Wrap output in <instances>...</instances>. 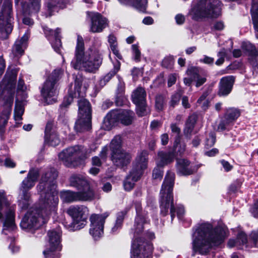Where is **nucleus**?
Listing matches in <instances>:
<instances>
[{
	"label": "nucleus",
	"instance_id": "nucleus-58",
	"mask_svg": "<svg viewBox=\"0 0 258 258\" xmlns=\"http://www.w3.org/2000/svg\"><path fill=\"white\" fill-rule=\"evenodd\" d=\"M170 128L172 134H176L175 137H179L181 138V130L176 123H172L170 124Z\"/></svg>",
	"mask_w": 258,
	"mask_h": 258
},
{
	"label": "nucleus",
	"instance_id": "nucleus-37",
	"mask_svg": "<svg viewBox=\"0 0 258 258\" xmlns=\"http://www.w3.org/2000/svg\"><path fill=\"white\" fill-rule=\"evenodd\" d=\"M241 115L240 109L235 107H229L225 110L223 118L230 124L235 122Z\"/></svg>",
	"mask_w": 258,
	"mask_h": 258
},
{
	"label": "nucleus",
	"instance_id": "nucleus-32",
	"mask_svg": "<svg viewBox=\"0 0 258 258\" xmlns=\"http://www.w3.org/2000/svg\"><path fill=\"white\" fill-rule=\"evenodd\" d=\"M53 123L48 121L45 126L44 131V143L51 146H56L58 144L56 141H58L53 132Z\"/></svg>",
	"mask_w": 258,
	"mask_h": 258
},
{
	"label": "nucleus",
	"instance_id": "nucleus-21",
	"mask_svg": "<svg viewBox=\"0 0 258 258\" xmlns=\"http://www.w3.org/2000/svg\"><path fill=\"white\" fill-rule=\"evenodd\" d=\"M235 79L236 77L232 75L221 78L218 84L217 95L220 97L228 96L233 90Z\"/></svg>",
	"mask_w": 258,
	"mask_h": 258
},
{
	"label": "nucleus",
	"instance_id": "nucleus-41",
	"mask_svg": "<svg viewBox=\"0 0 258 258\" xmlns=\"http://www.w3.org/2000/svg\"><path fill=\"white\" fill-rule=\"evenodd\" d=\"M132 102L135 103L146 101V92L142 87L138 88L132 95Z\"/></svg>",
	"mask_w": 258,
	"mask_h": 258
},
{
	"label": "nucleus",
	"instance_id": "nucleus-45",
	"mask_svg": "<svg viewBox=\"0 0 258 258\" xmlns=\"http://www.w3.org/2000/svg\"><path fill=\"white\" fill-rule=\"evenodd\" d=\"M24 112V108L22 104V101H19L18 99L16 100L15 105L14 108V117L15 118L18 117L22 119V115ZM16 120V118H15Z\"/></svg>",
	"mask_w": 258,
	"mask_h": 258
},
{
	"label": "nucleus",
	"instance_id": "nucleus-22",
	"mask_svg": "<svg viewBox=\"0 0 258 258\" xmlns=\"http://www.w3.org/2000/svg\"><path fill=\"white\" fill-rule=\"evenodd\" d=\"M60 197L62 201L66 203H72L76 202L92 201L88 199L87 195L85 193L71 190H63L61 191Z\"/></svg>",
	"mask_w": 258,
	"mask_h": 258
},
{
	"label": "nucleus",
	"instance_id": "nucleus-62",
	"mask_svg": "<svg viewBox=\"0 0 258 258\" xmlns=\"http://www.w3.org/2000/svg\"><path fill=\"white\" fill-rule=\"evenodd\" d=\"M22 45L21 43H16L15 44L14 47V53L16 56L20 55L22 56L24 53V50L22 48Z\"/></svg>",
	"mask_w": 258,
	"mask_h": 258
},
{
	"label": "nucleus",
	"instance_id": "nucleus-46",
	"mask_svg": "<svg viewBox=\"0 0 258 258\" xmlns=\"http://www.w3.org/2000/svg\"><path fill=\"white\" fill-rule=\"evenodd\" d=\"M209 138H206L205 148L208 149L214 146L216 142V135L214 132H211L209 134Z\"/></svg>",
	"mask_w": 258,
	"mask_h": 258
},
{
	"label": "nucleus",
	"instance_id": "nucleus-28",
	"mask_svg": "<svg viewBox=\"0 0 258 258\" xmlns=\"http://www.w3.org/2000/svg\"><path fill=\"white\" fill-rule=\"evenodd\" d=\"M109 56L112 61L113 67V69L100 79L99 85L102 87L104 86L115 76H116L119 80L121 78L120 76L117 75V73L121 69V62L117 59L112 60L110 54H109Z\"/></svg>",
	"mask_w": 258,
	"mask_h": 258
},
{
	"label": "nucleus",
	"instance_id": "nucleus-23",
	"mask_svg": "<svg viewBox=\"0 0 258 258\" xmlns=\"http://www.w3.org/2000/svg\"><path fill=\"white\" fill-rule=\"evenodd\" d=\"M110 159L116 167L125 169L130 164L132 156L130 153L123 150L111 156Z\"/></svg>",
	"mask_w": 258,
	"mask_h": 258
},
{
	"label": "nucleus",
	"instance_id": "nucleus-50",
	"mask_svg": "<svg viewBox=\"0 0 258 258\" xmlns=\"http://www.w3.org/2000/svg\"><path fill=\"white\" fill-rule=\"evenodd\" d=\"M10 18H4V24L0 23V27H4L5 31L8 34H10L13 30V27L9 22L10 21Z\"/></svg>",
	"mask_w": 258,
	"mask_h": 258
},
{
	"label": "nucleus",
	"instance_id": "nucleus-61",
	"mask_svg": "<svg viewBox=\"0 0 258 258\" xmlns=\"http://www.w3.org/2000/svg\"><path fill=\"white\" fill-rule=\"evenodd\" d=\"M109 213L105 212L101 215L97 214H92L91 216L97 217V221L104 225L105 222V219L109 216Z\"/></svg>",
	"mask_w": 258,
	"mask_h": 258
},
{
	"label": "nucleus",
	"instance_id": "nucleus-16",
	"mask_svg": "<svg viewBox=\"0 0 258 258\" xmlns=\"http://www.w3.org/2000/svg\"><path fill=\"white\" fill-rule=\"evenodd\" d=\"M41 0H29V2L28 3L25 0H14L15 6H19L21 2L22 11L24 16L22 20L24 24L30 26L33 25V20L27 16L39 12L41 8Z\"/></svg>",
	"mask_w": 258,
	"mask_h": 258
},
{
	"label": "nucleus",
	"instance_id": "nucleus-19",
	"mask_svg": "<svg viewBox=\"0 0 258 258\" xmlns=\"http://www.w3.org/2000/svg\"><path fill=\"white\" fill-rule=\"evenodd\" d=\"M71 0H45L43 7L47 17H51L71 5Z\"/></svg>",
	"mask_w": 258,
	"mask_h": 258
},
{
	"label": "nucleus",
	"instance_id": "nucleus-53",
	"mask_svg": "<svg viewBox=\"0 0 258 258\" xmlns=\"http://www.w3.org/2000/svg\"><path fill=\"white\" fill-rule=\"evenodd\" d=\"M250 14L251 17L258 16V0H252Z\"/></svg>",
	"mask_w": 258,
	"mask_h": 258
},
{
	"label": "nucleus",
	"instance_id": "nucleus-36",
	"mask_svg": "<svg viewBox=\"0 0 258 258\" xmlns=\"http://www.w3.org/2000/svg\"><path fill=\"white\" fill-rule=\"evenodd\" d=\"M4 230L13 231L16 228L15 212L9 209L6 214V218L3 223Z\"/></svg>",
	"mask_w": 258,
	"mask_h": 258
},
{
	"label": "nucleus",
	"instance_id": "nucleus-20",
	"mask_svg": "<svg viewBox=\"0 0 258 258\" xmlns=\"http://www.w3.org/2000/svg\"><path fill=\"white\" fill-rule=\"evenodd\" d=\"M177 173L180 176H188L197 172L202 164L191 165L190 161L185 158L176 159Z\"/></svg>",
	"mask_w": 258,
	"mask_h": 258
},
{
	"label": "nucleus",
	"instance_id": "nucleus-11",
	"mask_svg": "<svg viewBox=\"0 0 258 258\" xmlns=\"http://www.w3.org/2000/svg\"><path fill=\"white\" fill-rule=\"evenodd\" d=\"M153 244L144 237L135 238L132 241L131 258H152Z\"/></svg>",
	"mask_w": 258,
	"mask_h": 258
},
{
	"label": "nucleus",
	"instance_id": "nucleus-2",
	"mask_svg": "<svg viewBox=\"0 0 258 258\" xmlns=\"http://www.w3.org/2000/svg\"><path fill=\"white\" fill-rule=\"evenodd\" d=\"M101 54L98 51L91 50L85 52V44L83 38L78 35L75 48V55L71 62L73 68L76 70H82L94 73L98 70L102 63Z\"/></svg>",
	"mask_w": 258,
	"mask_h": 258
},
{
	"label": "nucleus",
	"instance_id": "nucleus-30",
	"mask_svg": "<svg viewBox=\"0 0 258 258\" xmlns=\"http://www.w3.org/2000/svg\"><path fill=\"white\" fill-rule=\"evenodd\" d=\"M18 72L16 69H12L7 72L3 81L5 84V89L7 91H15Z\"/></svg>",
	"mask_w": 258,
	"mask_h": 258
},
{
	"label": "nucleus",
	"instance_id": "nucleus-48",
	"mask_svg": "<svg viewBox=\"0 0 258 258\" xmlns=\"http://www.w3.org/2000/svg\"><path fill=\"white\" fill-rule=\"evenodd\" d=\"M243 181L241 178L236 179L230 185L229 187V191L233 193H236L241 187Z\"/></svg>",
	"mask_w": 258,
	"mask_h": 258
},
{
	"label": "nucleus",
	"instance_id": "nucleus-52",
	"mask_svg": "<svg viewBox=\"0 0 258 258\" xmlns=\"http://www.w3.org/2000/svg\"><path fill=\"white\" fill-rule=\"evenodd\" d=\"M132 50L134 55V59L136 61L139 62L141 60V51L138 44H133L132 46Z\"/></svg>",
	"mask_w": 258,
	"mask_h": 258
},
{
	"label": "nucleus",
	"instance_id": "nucleus-24",
	"mask_svg": "<svg viewBox=\"0 0 258 258\" xmlns=\"http://www.w3.org/2000/svg\"><path fill=\"white\" fill-rule=\"evenodd\" d=\"M108 25V20L100 13H96L91 17L90 31L92 33H100Z\"/></svg>",
	"mask_w": 258,
	"mask_h": 258
},
{
	"label": "nucleus",
	"instance_id": "nucleus-12",
	"mask_svg": "<svg viewBox=\"0 0 258 258\" xmlns=\"http://www.w3.org/2000/svg\"><path fill=\"white\" fill-rule=\"evenodd\" d=\"M148 163V153L146 150H143L133 162L132 169L126 178L131 177L134 182L139 181L143 176L145 170L147 168Z\"/></svg>",
	"mask_w": 258,
	"mask_h": 258
},
{
	"label": "nucleus",
	"instance_id": "nucleus-27",
	"mask_svg": "<svg viewBox=\"0 0 258 258\" xmlns=\"http://www.w3.org/2000/svg\"><path fill=\"white\" fill-rule=\"evenodd\" d=\"M49 247L51 251L61 250V233L55 229L50 230L47 232Z\"/></svg>",
	"mask_w": 258,
	"mask_h": 258
},
{
	"label": "nucleus",
	"instance_id": "nucleus-49",
	"mask_svg": "<svg viewBox=\"0 0 258 258\" xmlns=\"http://www.w3.org/2000/svg\"><path fill=\"white\" fill-rule=\"evenodd\" d=\"M135 104L136 106V113L137 115L140 117L144 116L146 110V101L135 103Z\"/></svg>",
	"mask_w": 258,
	"mask_h": 258
},
{
	"label": "nucleus",
	"instance_id": "nucleus-43",
	"mask_svg": "<svg viewBox=\"0 0 258 258\" xmlns=\"http://www.w3.org/2000/svg\"><path fill=\"white\" fill-rule=\"evenodd\" d=\"M165 96L162 94H158L155 98V110L160 112L164 109L166 105Z\"/></svg>",
	"mask_w": 258,
	"mask_h": 258
},
{
	"label": "nucleus",
	"instance_id": "nucleus-15",
	"mask_svg": "<svg viewBox=\"0 0 258 258\" xmlns=\"http://www.w3.org/2000/svg\"><path fill=\"white\" fill-rule=\"evenodd\" d=\"M134 206L136 210V216L133 227L131 229V232L134 235L132 240L137 238L138 237H136L143 233L144 230V225L149 223V221H148L147 212L143 210L141 202L136 201L134 203Z\"/></svg>",
	"mask_w": 258,
	"mask_h": 258
},
{
	"label": "nucleus",
	"instance_id": "nucleus-47",
	"mask_svg": "<svg viewBox=\"0 0 258 258\" xmlns=\"http://www.w3.org/2000/svg\"><path fill=\"white\" fill-rule=\"evenodd\" d=\"M10 204L9 203L7 198L5 196V192L0 191V211H2L4 207L6 208L10 207ZM3 218V214L0 212V219Z\"/></svg>",
	"mask_w": 258,
	"mask_h": 258
},
{
	"label": "nucleus",
	"instance_id": "nucleus-57",
	"mask_svg": "<svg viewBox=\"0 0 258 258\" xmlns=\"http://www.w3.org/2000/svg\"><path fill=\"white\" fill-rule=\"evenodd\" d=\"M160 167L154 168L153 170L152 177L154 179H162L163 176V171L160 169Z\"/></svg>",
	"mask_w": 258,
	"mask_h": 258
},
{
	"label": "nucleus",
	"instance_id": "nucleus-25",
	"mask_svg": "<svg viewBox=\"0 0 258 258\" xmlns=\"http://www.w3.org/2000/svg\"><path fill=\"white\" fill-rule=\"evenodd\" d=\"M130 208L125 207L123 210L117 212L115 214V220L110 233L112 235L118 234L122 229L124 220L127 217Z\"/></svg>",
	"mask_w": 258,
	"mask_h": 258
},
{
	"label": "nucleus",
	"instance_id": "nucleus-17",
	"mask_svg": "<svg viewBox=\"0 0 258 258\" xmlns=\"http://www.w3.org/2000/svg\"><path fill=\"white\" fill-rule=\"evenodd\" d=\"M60 71L55 70L44 82L41 89V95L45 100H47L55 95L56 89L55 84L59 80Z\"/></svg>",
	"mask_w": 258,
	"mask_h": 258
},
{
	"label": "nucleus",
	"instance_id": "nucleus-29",
	"mask_svg": "<svg viewBox=\"0 0 258 258\" xmlns=\"http://www.w3.org/2000/svg\"><path fill=\"white\" fill-rule=\"evenodd\" d=\"M90 228L89 233L95 240H98L101 237L104 233L103 224L97 221V217L90 216Z\"/></svg>",
	"mask_w": 258,
	"mask_h": 258
},
{
	"label": "nucleus",
	"instance_id": "nucleus-55",
	"mask_svg": "<svg viewBox=\"0 0 258 258\" xmlns=\"http://www.w3.org/2000/svg\"><path fill=\"white\" fill-rule=\"evenodd\" d=\"M126 99L121 93H117L115 97V103L117 106H122L125 103Z\"/></svg>",
	"mask_w": 258,
	"mask_h": 258
},
{
	"label": "nucleus",
	"instance_id": "nucleus-63",
	"mask_svg": "<svg viewBox=\"0 0 258 258\" xmlns=\"http://www.w3.org/2000/svg\"><path fill=\"white\" fill-rule=\"evenodd\" d=\"M108 38V42L110 48L118 46L116 37L113 34H110Z\"/></svg>",
	"mask_w": 258,
	"mask_h": 258
},
{
	"label": "nucleus",
	"instance_id": "nucleus-59",
	"mask_svg": "<svg viewBox=\"0 0 258 258\" xmlns=\"http://www.w3.org/2000/svg\"><path fill=\"white\" fill-rule=\"evenodd\" d=\"M55 251H51L50 248L43 251V254L45 258H59L60 255L58 253H56Z\"/></svg>",
	"mask_w": 258,
	"mask_h": 258
},
{
	"label": "nucleus",
	"instance_id": "nucleus-38",
	"mask_svg": "<svg viewBox=\"0 0 258 258\" xmlns=\"http://www.w3.org/2000/svg\"><path fill=\"white\" fill-rule=\"evenodd\" d=\"M181 140V138L178 136L175 137L173 145L171 148V150L173 151L176 157L177 156L182 157L185 151L186 145L185 143H182Z\"/></svg>",
	"mask_w": 258,
	"mask_h": 258
},
{
	"label": "nucleus",
	"instance_id": "nucleus-13",
	"mask_svg": "<svg viewBox=\"0 0 258 258\" xmlns=\"http://www.w3.org/2000/svg\"><path fill=\"white\" fill-rule=\"evenodd\" d=\"M186 73L188 77L184 78L183 83L187 87H191L193 85L197 88H199L207 81V72L199 67L195 66L189 67Z\"/></svg>",
	"mask_w": 258,
	"mask_h": 258
},
{
	"label": "nucleus",
	"instance_id": "nucleus-1",
	"mask_svg": "<svg viewBox=\"0 0 258 258\" xmlns=\"http://www.w3.org/2000/svg\"><path fill=\"white\" fill-rule=\"evenodd\" d=\"M194 234H197L192 241L194 253L207 255L213 246H219L223 243L226 233L221 226L213 227L212 224L206 222L199 223L192 228Z\"/></svg>",
	"mask_w": 258,
	"mask_h": 258
},
{
	"label": "nucleus",
	"instance_id": "nucleus-60",
	"mask_svg": "<svg viewBox=\"0 0 258 258\" xmlns=\"http://www.w3.org/2000/svg\"><path fill=\"white\" fill-rule=\"evenodd\" d=\"M220 162L222 165L225 172H229L231 171L233 168V166L230 164L228 161L224 159H222L220 160Z\"/></svg>",
	"mask_w": 258,
	"mask_h": 258
},
{
	"label": "nucleus",
	"instance_id": "nucleus-44",
	"mask_svg": "<svg viewBox=\"0 0 258 258\" xmlns=\"http://www.w3.org/2000/svg\"><path fill=\"white\" fill-rule=\"evenodd\" d=\"M182 93L181 90H178L171 96L170 100L169 102V106L170 108L173 109L179 104Z\"/></svg>",
	"mask_w": 258,
	"mask_h": 258
},
{
	"label": "nucleus",
	"instance_id": "nucleus-5",
	"mask_svg": "<svg viewBox=\"0 0 258 258\" xmlns=\"http://www.w3.org/2000/svg\"><path fill=\"white\" fill-rule=\"evenodd\" d=\"M51 207L43 203L33 206L22 218L20 224L21 228L27 231L38 230L40 226L38 219L43 218L44 214Z\"/></svg>",
	"mask_w": 258,
	"mask_h": 258
},
{
	"label": "nucleus",
	"instance_id": "nucleus-26",
	"mask_svg": "<svg viewBox=\"0 0 258 258\" xmlns=\"http://www.w3.org/2000/svg\"><path fill=\"white\" fill-rule=\"evenodd\" d=\"M174 180L175 174L168 171L161 186L160 195L167 196L168 198L170 197H173Z\"/></svg>",
	"mask_w": 258,
	"mask_h": 258
},
{
	"label": "nucleus",
	"instance_id": "nucleus-35",
	"mask_svg": "<svg viewBox=\"0 0 258 258\" xmlns=\"http://www.w3.org/2000/svg\"><path fill=\"white\" fill-rule=\"evenodd\" d=\"M160 214L163 217H165L168 214V209L171 207V203H173V197L168 198L167 196L161 195L160 199Z\"/></svg>",
	"mask_w": 258,
	"mask_h": 258
},
{
	"label": "nucleus",
	"instance_id": "nucleus-34",
	"mask_svg": "<svg viewBox=\"0 0 258 258\" xmlns=\"http://www.w3.org/2000/svg\"><path fill=\"white\" fill-rule=\"evenodd\" d=\"M109 150L110 156L124 150L122 149V139L121 136L116 135L111 140L109 144Z\"/></svg>",
	"mask_w": 258,
	"mask_h": 258
},
{
	"label": "nucleus",
	"instance_id": "nucleus-18",
	"mask_svg": "<svg viewBox=\"0 0 258 258\" xmlns=\"http://www.w3.org/2000/svg\"><path fill=\"white\" fill-rule=\"evenodd\" d=\"M42 29L45 36L50 41L53 50L57 53L62 55L61 51L62 48L61 36L60 35L61 29L57 27L53 30L47 26H43Z\"/></svg>",
	"mask_w": 258,
	"mask_h": 258
},
{
	"label": "nucleus",
	"instance_id": "nucleus-8",
	"mask_svg": "<svg viewBox=\"0 0 258 258\" xmlns=\"http://www.w3.org/2000/svg\"><path fill=\"white\" fill-rule=\"evenodd\" d=\"M86 207L71 206L67 210V214L71 218V221L64 222V226L70 231L80 230L87 224V215Z\"/></svg>",
	"mask_w": 258,
	"mask_h": 258
},
{
	"label": "nucleus",
	"instance_id": "nucleus-56",
	"mask_svg": "<svg viewBox=\"0 0 258 258\" xmlns=\"http://www.w3.org/2000/svg\"><path fill=\"white\" fill-rule=\"evenodd\" d=\"M39 172L35 169H31L29 170L27 177L28 179L32 180L33 182H35L37 180L38 178L39 177Z\"/></svg>",
	"mask_w": 258,
	"mask_h": 258
},
{
	"label": "nucleus",
	"instance_id": "nucleus-7",
	"mask_svg": "<svg viewBox=\"0 0 258 258\" xmlns=\"http://www.w3.org/2000/svg\"><path fill=\"white\" fill-rule=\"evenodd\" d=\"M134 112L128 109H114L109 111L103 119V123L107 130H111L119 123L128 126L132 124Z\"/></svg>",
	"mask_w": 258,
	"mask_h": 258
},
{
	"label": "nucleus",
	"instance_id": "nucleus-10",
	"mask_svg": "<svg viewBox=\"0 0 258 258\" xmlns=\"http://www.w3.org/2000/svg\"><path fill=\"white\" fill-rule=\"evenodd\" d=\"M83 78L82 75L76 76L74 80V86L73 88L72 83L70 84L68 89V95L64 97L63 100L59 105L61 109L66 108L73 102L74 98L85 99L86 96V88H82Z\"/></svg>",
	"mask_w": 258,
	"mask_h": 258
},
{
	"label": "nucleus",
	"instance_id": "nucleus-54",
	"mask_svg": "<svg viewBox=\"0 0 258 258\" xmlns=\"http://www.w3.org/2000/svg\"><path fill=\"white\" fill-rule=\"evenodd\" d=\"M237 241H239L243 245L247 243V237L244 231H240L237 233L236 236Z\"/></svg>",
	"mask_w": 258,
	"mask_h": 258
},
{
	"label": "nucleus",
	"instance_id": "nucleus-3",
	"mask_svg": "<svg viewBox=\"0 0 258 258\" xmlns=\"http://www.w3.org/2000/svg\"><path fill=\"white\" fill-rule=\"evenodd\" d=\"M58 172L54 167H51L41 175L37 185L41 194L42 202L46 206H54L58 203L57 178Z\"/></svg>",
	"mask_w": 258,
	"mask_h": 258
},
{
	"label": "nucleus",
	"instance_id": "nucleus-6",
	"mask_svg": "<svg viewBox=\"0 0 258 258\" xmlns=\"http://www.w3.org/2000/svg\"><path fill=\"white\" fill-rule=\"evenodd\" d=\"M78 118L75 122L74 129L77 133L89 132L92 129V106L86 99L78 101Z\"/></svg>",
	"mask_w": 258,
	"mask_h": 258
},
{
	"label": "nucleus",
	"instance_id": "nucleus-42",
	"mask_svg": "<svg viewBox=\"0 0 258 258\" xmlns=\"http://www.w3.org/2000/svg\"><path fill=\"white\" fill-rule=\"evenodd\" d=\"M241 48L248 53L249 56H258V50L255 46L250 42H243L241 44Z\"/></svg>",
	"mask_w": 258,
	"mask_h": 258
},
{
	"label": "nucleus",
	"instance_id": "nucleus-14",
	"mask_svg": "<svg viewBox=\"0 0 258 258\" xmlns=\"http://www.w3.org/2000/svg\"><path fill=\"white\" fill-rule=\"evenodd\" d=\"M69 183L70 186L75 188L78 191L87 194L88 199L92 201L95 199V191L84 175L80 174H72L69 178Z\"/></svg>",
	"mask_w": 258,
	"mask_h": 258
},
{
	"label": "nucleus",
	"instance_id": "nucleus-39",
	"mask_svg": "<svg viewBox=\"0 0 258 258\" xmlns=\"http://www.w3.org/2000/svg\"><path fill=\"white\" fill-rule=\"evenodd\" d=\"M8 95L4 97V106L5 107L3 112L9 115L12 110V107L14 103V98L15 96V91H7Z\"/></svg>",
	"mask_w": 258,
	"mask_h": 258
},
{
	"label": "nucleus",
	"instance_id": "nucleus-40",
	"mask_svg": "<svg viewBox=\"0 0 258 258\" xmlns=\"http://www.w3.org/2000/svg\"><path fill=\"white\" fill-rule=\"evenodd\" d=\"M12 3L10 0H5L0 12V23L4 24V18H11Z\"/></svg>",
	"mask_w": 258,
	"mask_h": 258
},
{
	"label": "nucleus",
	"instance_id": "nucleus-51",
	"mask_svg": "<svg viewBox=\"0 0 258 258\" xmlns=\"http://www.w3.org/2000/svg\"><path fill=\"white\" fill-rule=\"evenodd\" d=\"M34 183L32 180L26 177L22 182V189L29 190L34 186Z\"/></svg>",
	"mask_w": 258,
	"mask_h": 258
},
{
	"label": "nucleus",
	"instance_id": "nucleus-31",
	"mask_svg": "<svg viewBox=\"0 0 258 258\" xmlns=\"http://www.w3.org/2000/svg\"><path fill=\"white\" fill-rule=\"evenodd\" d=\"M158 156L160 158L159 161L157 163V166L163 168L165 166L172 163L174 159H178L171 150L168 152L163 151L158 152Z\"/></svg>",
	"mask_w": 258,
	"mask_h": 258
},
{
	"label": "nucleus",
	"instance_id": "nucleus-33",
	"mask_svg": "<svg viewBox=\"0 0 258 258\" xmlns=\"http://www.w3.org/2000/svg\"><path fill=\"white\" fill-rule=\"evenodd\" d=\"M122 5H131L138 11L146 13L148 0H118Z\"/></svg>",
	"mask_w": 258,
	"mask_h": 258
},
{
	"label": "nucleus",
	"instance_id": "nucleus-64",
	"mask_svg": "<svg viewBox=\"0 0 258 258\" xmlns=\"http://www.w3.org/2000/svg\"><path fill=\"white\" fill-rule=\"evenodd\" d=\"M225 28V25L224 22L222 21H216L214 25L212 27V30H216V31H222Z\"/></svg>",
	"mask_w": 258,
	"mask_h": 258
},
{
	"label": "nucleus",
	"instance_id": "nucleus-9",
	"mask_svg": "<svg viewBox=\"0 0 258 258\" xmlns=\"http://www.w3.org/2000/svg\"><path fill=\"white\" fill-rule=\"evenodd\" d=\"M66 166L76 168L84 164L87 158L86 152L78 150L75 147H70L63 150L58 155Z\"/></svg>",
	"mask_w": 258,
	"mask_h": 258
},
{
	"label": "nucleus",
	"instance_id": "nucleus-4",
	"mask_svg": "<svg viewBox=\"0 0 258 258\" xmlns=\"http://www.w3.org/2000/svg\"><path fill=\"white\" fill-rule=\"evenodd\" d=\"M222 5L219 0H199L190 9L189 14L196 22L205 18L217 19L221 15Z\"/></svg>",
	"mask_w": 258,
	"mask_h": 258
}]
</instances>
